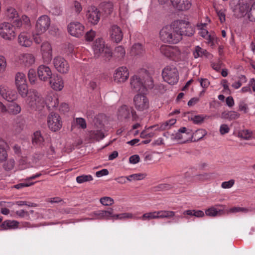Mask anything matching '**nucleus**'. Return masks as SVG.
Instances as JSON below:
<instances>
[{
  "mask_svg": "<svg viewBox=\"0 0 255 255\" xmlns=\"http://www.w3.org/2000/svg\"><path fill=\"white\" fill-rule=\"evenodd\" d=\"M20 83H26V79L25 74L22 73H17V87Z\"/></svg>",
  "mask_w": 255,
  "mask_h": 255,
  "instance_id": "13d9d810",
  "label": "nucleus"
},
{
  "mask_svg": "<svg viewBox=\"0 0 255 255\" xmlns=\"http://www.w3.org/2000/svg\"><path fill=\"white\" fill-rule=\"evenodd\" d=\"M213 173H204L203 174H198L196 176L197 179L200 181H209L213 178Z\"/></svg>",
  "mask_w": 255,
  "mask_h": 255,
  "instance_id": "37998d69",
  "label": "nucleus"
},
{
  "mask_svg": "<svg viewBox=\"0 0 255 255\" xmlns=\"http://www.w3.org/2000/svg\"><path fill=\"white\" fill-rule=\"evenodd\" d=\"M16 92L14 90H10L8 88L4 85H0V95L9 104L8 105V111L9 113H15Z\"/></svg>",
  "mask_w": 255,
  "mask_h": 255,
  "instance_id": "7ed1b4c3",
  "label": "nucleus"
},
{
  "mask_svg": "<svg viewBox=\"0 0 255 255\" xmlns=\"http://www.w3.org/2000/svg\"><path fill=\"white\" fill-rule=\"evenodd\" d=\"M27 104L32 108H40L44 107V100L36 91H30L26 99Z\"/></svg>",
  "mask_w": 255,
  "mask_h": 255,
  "instance_id": "0eeeda50",
  "label": "nucleus"
},
{
  "mask_svg": "<svg viewBox=\"0 0 255 255\" xmlns=\"http://www.w3.org/2000/svg\"><path fill=\"white\" fill-rule=\"evenodd\" d=\"M186 131L187 128L185 127H182L175 133H170L169 132H167L164 133L163 135L166 137H170L172 140L180 141L181 142L185 143L186 140L183 139L182 133H186Z\"/></svg>",
  "mask_w": 255,
  "mask_h": 255,
  "instance_id": "412c9836",
  "label": "nucleus"
},
{
  "mask_svg": "<svg viewBox=\"0 0 255 255\" xmlns=\"http://www.w3.org/2000/svg\"><path fill=\"white\" fill-rule=\"evenodd\" d=\"M205 117L203 115H192L189 117V120L192 121L194 124H201L203 123Z\"/></svg>",
  "mask_w": 255,
  "mask_h": 255,
  "instance_id": "c03bdc74",
  "label": "nucleus"
},
{
  "mask_svg": "<svg viewBox=\"0 0 255 255\" xmlns=\"http://www.w3.org/2000/svg\"><path fill=\"white\" fill-rule=\"evenodd\" d=\"M158 219L171 218L175 216V213L172 211L160 210L157 211Z\"/></svg>",
  "mask_w": 255,
  "mask_h": 255,
  "instance_id": "72a5a7b5",
  "label": "nucleus"
},
{
  "mask_svg": "<svg viewBox=\"0 0 255 255\" xmlns=\"http://www.w3.org/2000/svg\"><path fill=\"white\" fill-rule=\"evenodd\" d=\"M176 22H177V24L179 25L178 28V31L180 32L181 34V37L183 35L191 36L194 33V30L193 27L190 25L189 22H187L185 20H176Z\"/></svg>",
  "mask_w": 255,
  "mask_h": 255,
  "instance_id": "2eb2a0df",
  "label": "nucleus"
},
{
  "mask_svg": "<svg viewBox=\"0 0 255 255\" xmlns=\"http://www.w3.org/2000/svg\"><path fill=\"white\" fill-rule=\"evenodd\" d=\"M173 187V185L168 183H161L153 187L154 191L168 190Z\"/></svg>",
  "mask_w": 255,
  "mask_h": 255,
  "instance_id": "ea45409f",
  "label": "nucleus"
},
{
  "mask_svg": "<svg viewBox=\"0 0 255 255\" xmlns=\"http://www.w3.org/2000/svg\"><path fill=\"white\" fill-rule=\"evenodd\" d=\"M143 76L142 78L143 81V85L144 86V92L147 89H152L154 87L153 81L152 78L149 75L147 70L142 69Z\"/></svg>",
  "mask_w": 255,
  "mask_h": 255,
  "instance_id": "bb28decb",
  "label": "nucleus"
},
{
  "mask_svg": "<svg viewBox=\"0 0 255 255\" xmlns=\"http://www.w3.org/2000/svg\"><path fill=\"white\" fill-rule=\"evenodd\" d=\"M19 44L24 47L30 46L32 43L29 35L26 33H21L18 36Z\"/></svg>",
  "mask_w": 255,
  "mask_h": 255,
  "instance_id": "cd10ccee",
  "label": "nucleus"
},
{
  "mask_svg": "<svg viewBox=\"0 0 255 255\" xmlns=\"http://www.w3.org/2000/svg\"><path fill=\"white\" fill-rule=\"evenodd\" d=\"M76 123L79 125L82 128L85 129L86 128L87 125L84 119L82 118H76Z\"/></svg>",
  "mask_w": 255,
  "mask_h": 255,
  "instance_id": "338daca9",
  "label": "nucleus"
},
{
  "mask_svg": "<svg viewBox=\"0 0 255 255\" xmlns=\"http://www.w3.org/2000/svg\"><path fill=\"white\" fill-rule=\"evenodd\" d=\"M93 48L94 52V56L99 58L100 56L105 58L106 61L109 60L112 57L111 49L108 46H106L103 39L99 38L95 41Z\"/></svg>",
  "mask_w": 255,
  "mask_h": 255,
  "instance_id": "f03ea898",
  "label": "nucleus"
},
{
  "mask_svg": "<svg viewBox=\"0 0 255 255\" xmlns=\"http://www.w3.org/2000/svg\"><path fill=\"white\" fill-rule=\"evenodd\" d=\"M41 51L44 63H49L52 57V47L50 43L43 42L41 46Z\"/></svg>",
  "mask_w": 255,
  "mask_h": 255,
  "instance_id": "a211bd4d",
  "label": "nucleus"
},
{
  "mask_svg": "<svg viewBox=\"0 0 255 255\" xmlns=\"http://www.w3.org/2000/svg\"><path fill=\"white\" fill-rule=\"evenodd\" d=\"M50 19L46 15L40 16L36 23V29L37 32L43 33L45 32L50 25Z\"/></svg>",
  "mask_w": 255,
  "mask_h": 255,
  "instance_id": "4468645a",
  "label": "nucleus"
},
{
  "mask_svg": "<svg viewBox=\"0 0 255 255\" xmlns=\"http://www.w3.org/2000/svg\"><path fill=\"white\" fill-rule=\"evenodd\" d=\"M115 217H113L114 219H130L132 218V215L129 213H125L119 214L114 215Z\"/></svg>",
  "mask_w": 255,
  "mask_h": 255,
  "instance_id": "6e6d98bb",
  "label": "nucleus"
},
{
  "mask_svg": "<svg viewBox=\"0 0 255 255\" xmlns=\"http://www.w3.org/2000/svg\"><path fill=\"white\" fill-rule=\"evenodd\" d=\"M100 5V8L108 14L111 13L114 7L113 4L111 1H104L101 3Z\"/></svg>",
  "mask_w": 255,
  "mask_h": 255,
  "instance_id": "473e14b6",
  "label": "nucleus"
},
{
  "mask_svg": "<svg viewBox=\"0 0 255 255\" xmlns=\"http://www.w3.org/2000/svg\"><path fill=\"white\" fill-rule=\"evenodd\" d=\"M224 212L223 210H217L215 207H211L205 211V214L207 216L210 217H215L221 215Z\"/></svg>",
  "mask_w": 255,
  "mask_h": 255,
  "instance_id": "f704fd0d",
  "label": "nucleus"
},
{
  "mask_svg": "<svg viewBox=\"0 0 255 255\" xmlns=\"http://www.w3.org/2000/svg\"><path fill=\"white\" fill-rule=\"evenodd\" d=\"M184 215L194 216L196 217H203L205 214L203 211L201 210H185L183 212Z\"/></svg>",
  "mask_w": 255,
  "mask_h": 255,
  "instance_id": "c9c22d12",
  "label": "nucleus"
},
{
  "mask_svg": "<svg viewBox=\"0 0 255 255\" xmlns=\"http://www.w3.org/2000/svg\"><path fill=\"white\" fill-rule=\"evenodd\" d=\"M19 62L24 67H30L35 62L34 56L30 53L21 54L18 57Z\"/></svg>",
  "mask_w": 255,
  "mask_h": 255,
  "instance_id": "5701e85b",
  "label": "nucleus"
},
{
  "mask_svg": "<svg viewBox=\"0 0 255 255\" xmlns=\"http://www.w3.org/2000/svg\"><path fill=\"white\" fill-rule=\"evenodd\" d=\"M84 26L78 22H72L68 25V31L72 36L80 37L84 33Z\"/></svg>",
  "mask_w": 255,
  "mask_h": 255,
  "instance_id": "dca6fc26",
  "label": "nucleus"
},
{
  "mask_svg": "<svg viewBox=\"0 0 255 255\" xmlns=\"http://www.w3.org/2000/svg\"><path fill=\"white\" fill-rule=\"evenodd\" d=\"M100 203L104 206H111L114 203V201L113 198L110 197H102L100 200Z\"/></svg>",
  "mask_w": 255,
  "mask_h": 255,
  "instance_id": "603ef678",
  "label": "nucleus"
},
{
  "mask_svg": "<svg viewBox=\"0 0 255 255\" xmlns=\"http://www.w3.org/2000/svg\"><path fill=\"white\" fill-rule=\"evenodd\" d=\"M176 21L170 25L163 27L160 31L159 37L164 43L174 44L178 43L181 39V34L178 31L179 25Z\"/></svg>",
  "mask_w": 255,
  "mask_h": 255,
  "instance_id": "f257e3e1",
  "label": "nucleus"
},
{
  "mask_svg": "<svg viewBox=\"0 0 255 255\" xmlns=\"http://www.w3.org/2000/svg\"><path fill=\"white\" fill-rule=\"evenodd\" d=\"M29 180H28V178H27L24 182L17 184V189H19L24 187H28L33 185L34 182H30Z\"/></svg>",
  "mask_w": 255,
  "mask_h": 255,
  "instance_id": "e2e57ef3",
  "label": "nucleus"
},
{
  "mask_svg": "<svg viewBox=\"0 0 255 255\" xmlns=\"http://www.w3.org/2000/svg\"><path fill=\"white\" fill-rule=\"evenodd\" d=\"M49 11L52 14L57 16L61 15L62 11L60 6L55 4L50 7Z\"/></svg>",
  "mask_w": 255,
  "mask_h": 255,
  "instance_id": "de8ad7c7",
  "label": "nucleus"
},
{
  "mask_svg": "<svg viewBox=\"0 0 255 255\" xmlns=\"http://www.w3.org/2000/svg\"><path fill=\"white\" fill-rule=\"evenodd\" d=\"M230 131V128L226 124H223L220 127V132L221 135H224Z\"/></svg>",
  "mask_w": 255,
  "mask_h": 255,
  "instance_id": "69168bd1",
  "label": "nucleus"
},
{
  "mask_svg": "<svg viewBox=\"0 0 255 255\" xmlns=\"http://www.w3.org/2000/svg\"><path fill=\"white\" fill-rule=\"evenodd\" d=\"M28 77L31 83H34L36 80V74L33 69H30L28 73Z\"/></svg>",
  "mask_w": 255,
  "mask_h": 255,
  "instance_id": "4d7b16f0",
  "label": "nucleus"
},
{
  "mask_svg": "<svg viewBox=\"0 0 255 255\" xmlns=\"http://www.w3.org/2000/svg\"><path fill=\"white\" fill-rule=\"evenodd\" d=\"M160 51L163 55L173 60L178 59L181 55L180 51L176 46L162 45L160 46Z\"/></svg>",
  "mask_w": 255,
  "mask_h": 255,
  "instance_id": "6e6552de",
  "label": "nucleus"
},
{
  "mask_svg": "<svg viewBox=\"0 0 255 255\" xmlns=\"http://www.w3.org/2000/svg\"><path fill=\"white\" fill-rule=\"evenodd\" d=\"M248 7L249 6L247 4H244L240 7V10L242 15L245 13L247 14L248 17L251 21H255V1L252 5L249 11Z\"/></svg>",
  "mask_w": 255,
  "mask_h": 255,
  "instance_id": "b1692460",
  "label": "nucleus"
},
{
  "mask_svg": "<svg viewBox=\"0 0 255 255\" xmlns=\"http://www.w3.org/2000/svg\"><path fill=\"white\" fill-rule=\"evenodd\" d=\"M89 137L97 140H99L104 138L105 135L100 130H91L89 132Z\"/></svg>",
  "mask_w": 255,
  "mask_h": 255,
  "instance_id": "4c0bfd02",
  "label": "nucleus"
},
{
  "mask_svg": "<svg viewBox=\"0 0 255 255\" xmlns=\"http://www.w3.org/2000/svg\"><path fill=\"white\" fill-rule=\"evenodd\" d=\"M44 139L40 131L34 132L32 137V143L34 145L41 146L43 145Z\"/></svg>",
  "mask_w": 255,
  "mask_h": 255,
  "instance_id": "c756f323",
  "label": "nucleus"
},
{
  "mask_svg": "<svg viewBox=\"0 0 255 255\" xmlns=\"http://www.w3.org/2000/svg\"><path fill=\"white\" fill-rule=\"evenodd\" d=\"M139 219L142 221H149L152 219H157V211H153L144 213L142 216L139 217Z\"/></svg>",
  "mask_w": 255,
  "mask_h": 255,
  "instance_id": "e433bc0d",
  "label": "nucleus"
},
{
  "mask_svg": "<svg viewBox=\"0 0 255 255\" xmlns=\"http://www.w3.org/2000/svg\"><path fill=\"white\" fill-rule=\"evenodd\" d=\"M53 63L55 68L60 73L66 74L69 71L70 66L68 62L61 56L55 57L53 59Z\"/></svg>",
  "mask_w": 255,
  "mask_h": 255,
  "instance_id": "f8f14e48",
  "label": "nucleus"
},
{
  "mask_svg": "<svg viewBox=\"0 0 255 255\" xmlns=\"http://www.w3.org/2000/svg\"><path fill=\"white\" fill-rule=\"evenodd\" d=\"M133 103L138 111H143L149 108V100L143 94H137L133 98Z\"/></svg>",
  "mask_w": 255,
  "mask_h": 255,
  "instance_id": "9b49d317",
  "label": "nucleus"
},
{
  "mask_svg": "<svg viewBox=\"0 0 255 255\" xmlns=\"http://www.w3.org/2000/svg\"><path fill=\"white\" fill-rule=\"evenodd\" d=\"M47 126L49 128L53 131H56L60 129L62 126V122L60 116L53 112L49 114L47 117Z\"/></svg>",
  "mask_w": 255,
  "mask_h": 255,
  "instance_id": "1a4fd4ad",
  "label": "nucleus"
},
{
  "mask_svg": "<svg viewBox=\"0 0 255 255\" xmlns=\"http://www.w3.org/2000/svg\"><path fill=\"white\" fill-rule=\"evenodd\" d=\"M235 184V180L234 179H231L228 181H225L222 182L221 187L224 189L230 188Z\"/></svg>",
  "mask_w": 255,
  "mask_h": 255,
  "instance_id": "0e129e2a",
  "label": "nucleus"
},
{
  "mask_svg": "<svg viewBox=\"0 0 255 255\" xmlns=\"http://www.w3.org/2000/svg\"><path fill=\"white\" fill-rule=\"evenodd\" d=\"M94 214L97 216L98 219L108 220L110 218L115 217L113 214V209L111 208H109L107 210H99L96 211Z\"/></svg>",
  "mask_w": 255,
  "mask_h": 255,
  "instance_id": "a878e982",
  "label": "nucleus"
},
{
  "mask_svg": "<svg viewBox=\"0 0 255 255\" xmlns=\"http://www.w3.org/2000/svg\"><path fill=\"white\" fill-rule=\"evenodd\" d=\"M117 116L119 120L125 122H128L130 118L132 121H135L138 118L133 108L127 105H123L119 108Z\"/></svg>",
  "mask_w": 255,
  "mask_h": 255,
  "instance_id": "20e7f679",
  "label": "nucleus"
},
{
  "mask_svg": "<svg viewBox=\"0 0 255 255\" xmlns=\"http://www.w3.org/2000/svg\"><path fill=\"white\" fill-rule=\"evenodd\" d=\"M115 53L118 57L123 58L126 54V51L123 46H119L115 48Z\"/></svg>",
  "mask_w": 255,
  "mask_h": 255,
  "instance_id": "5fc2aeb1",
  "label": "nucleus"
},
{
  "mask_svg": "<svg viewBox=\"0 0 255 255\" xmlns=\"http://www.w3.org/2000/svg\"><path fill=\"white\" fill-rule=\"evenodd\" d=\"M143 72L142 70L138 75H134L130 79V85L131 88L135 92L144 93V86L142 76Z\"/></svg>",
  "mask_w": 255,
  "mask_h": 255,
  "instance_id": "9d476101",
  "label": "nucleus"
},
{
  "mask_svg": "<svg viewBox=\"0 0 255 255\" xmlns=\"http://www.w3.org/2000/svg\"><path fill=\"white\" fill-rule=\"evenodd\" d=\"M176 122V120L174 119L167 121L164 123L160 124L158 129L160 130H165L169 129L172 126L174 125Z\"/></svg>",
  "mask_w": 255,
  "mask_h": 255,
  "instance_id": "58836bf2",
  "label": "nucleus"
},
{
  "mask_svg": "<svg viewBox=\"0 0 255 255\" xmlns=\"http://www.w3.org/2000/svg\"><path fill=\"white\" fill-rule=\"evenodd\" d=\"M7 147L6 143L0 137V162L4 161L7 158Z\"/></svg>",
  "mask_w": 255,
  "mask_h": 255,
  "instance_id": "7c9ffc66",
  "label": "nucleus"
},
{
  "mask_svg": "<svg viewBox=\"0 0 255 255\" xmlns=\"http://www.w3.org/2000/svg\"><path fill=\"white\" fill-rule=\"evenodd\" d=\"M200 83V85L203 88H207L210 85V82L207 79L201 78L198 80Z\"/></svg>",
  "mask_w": 255,
  "mask_h": 255,
  "instance_id": "774afa93",
  "label": "nucleus"
},
{
  "mask_svg": "<svg viewBox=\"0 0 255 255\" xmlns=\"http://www.w3.org/2000/svg\"><path fill=\"white\" fill-rule=\"evenodd\" d=\"M96 35L95 31L90 30V31L87 32L86 35L85 36V39L87 41H92Z\"/></svg>",
  "mask_w": 255,
  "mask_h": 255,
  "instance_id": "680f3d73",
  "label": "nucleus"
},
{
  "mask_svg": "<svg viewBox=\"0 0 255 255\" xmlns=\"http://www.w3.org/2000/svg\"><path fill=\"white\" fill-rule=\"evenodd\" d=\"M129 77L128 69L126 67L118 68L114 74V80L117 83H124L127 80Z\"/></svg>",
  "mask_w": 255,
  "mask_h": 255,
  "instance_id": "f3484780",
  "label": "nucleus"
},
{
  "mask_svg": "<svg viewBox=\"0 0 255 255\" xmlns=\"http://www.w3.org/2000/svg\"><path fill=\"white\" fill-rule=\"evenodd\" d=\"M145 175L142 173H137L130 175L129 176H126L127 180L129 181L131 180H140L144 179Z\"/></svg>",
  "mask_w": 255,
  "mask_h": 255,
  "instance_id": "09e8293b",
  "label": "nucleus"
},
{
  "mask_svg": "<svg viewBox=\"0 0 255 255\" xmlns=\"http://www.w3.org/2000/svg\"><path fill=\"white\" fill-rule=\"evenodd\" d=\"M17 89L18 90L19 94L22 97H25L27 94L28 95L29 92H28V88L26 83H20V84L18 85Z\"/></svg>",
  "mask_w": 255,
  "mask_h": 255,
  "instance_id": "79ce46f5",
  "label": "nucleus"
},
{
  "mask_svg": "<svg viewBox=\"0 0 255 255\" xmlns=\"http://www.w3.org/2000/svg\"><path fill=\"white\" fill-rule=\"evenodd\" d=\"M37 73L39 80L44 82L49 81L53 75L51 69L45 65H40L38 67Z\"/></svg>",
  "mask_w": 255,
  "mask_h": 255,
  "instance_id": "ddd939ff",
  "label": "nucleus"
},
{
  "mask_svg": "<svg viewBox=\"0 0 255 255\" xmlns=\"http://www.w3.org/2000/svg\"><path fill=\"white\" fill-rule=\"evenodd\" d=\"M6 67V62L5 58L2 56H0V73L3 72Z\"/></svg>",
  "mask_w": 255,
  "mask_h": 255,
  "instance_id": "bf43d9fd",
  "label": "nucleus"
},
{
  "mask_svg": "<svg viewBox=\"0 0 255 255\" xmlns=\"http://www.w3.org/2000/svg\"><path fill=\"white\" fill-rule=\"evenodd\" d=\"M58 99L55 95H48L44 100V105L45 104L49 110H53L58 105Z\"/></svg>",
  "mask_w": 255,
  "mask_h": 255,
  "instance_id": "393cba45",
  "label": "nucleus"
},
{
  "mask_svg": "<svg viewBox=\"0 0 255 255\" xmlns=\"http://www.w3.org/2000/svg\"><path fill=\"white\" fill-rule=\"evenodd\" d=\"M249 210L248 208L240 207H234L229 209L227 212L230 213H236L238 212H243L248 213L249 212Z\"/></svg>",
  "mask_w": 255,
  "mask_h": 255,
  "instance_id": "8fccbe9b",
  "label": "nucleus"
},
{
  "mask_svg": "<svg viewBox=\"0 0 255 255\" xmlns=\"http://www.w3.org/2000/svg\"><path fill=\"white\" fill-rule=\"evenodd\" d=\"M207 53L206 50L201 48L199 46H196L195 51H193V55L195 58H197L203 55H206Z\"/></svg>",
  "mask_w": 255,
  "mask_h": 255,
  "instance_id": "a18cd8bd",
  "label": "nucleus"
},
{
  "mask_svg": "<svg viewBox=\"0 0 255 255\" xmlns=\"http://www.w3.org/2000/svg\"><path fill=\"white\" fill-rule=\"evenodd\" d=\"M143 52L142 46L139 43L133 45L131 48V52L135 55H140Z\"/></svg>",
  "mask_w": 255,
  "mask_h": 255,
  "instance_id": "49530a36",
  "label": "nucleus"
},
{
  "mask_svg": "<svg viewBox=\"0 0 255 255\" xmlns=\"http://www.w3.org/2000/svg\"><path fill=\"white\" fill-rule=\"evenodd\" d=\"M16 24L3 22L0 25V35L3 38L11 40L14 39L15 36Z\"/></svg>",
  "mask_w": 255,
  "mask_h": 255,
  "instance_id": "423d86ee",
  "label": "nucleus"
},
{
  "mask_svg": "<svg viewBox=\"0 0 255 255\" xmlns=\"http://www.w3.org/2000/svg\"><path fill=\"white\" fill-rule=\"evenodd\" d=\"M181 0H170L173 6L177 8V9L179 10H186L189 9L191 6V3L187 2L184 5H180L179 3H180Z\"/></svg>",
  "mask_w": 255,
  "mask_h": 255,
  "instance_id": "2f4dec72",
  "label": "nucleus"
},
{
  "mask_svg": "<svg viewBox=\"0 0 255 255\" xmlns=\"http://www.w3.org/2000/svg\"><path fill=\"white\" fill-rule=\"evenodd\" d=\"M3 230H10L16 228V221L6 220L4 221L0 225Z\"/></svg>",
  "mask_w": 255,
  "mask_h": 255,
  "instance_id": "a19ab883",
  "label": "nucleus"
},
{
  "mask_svg": "<svg viewBox=\"0 0 255 255\" xmlns=\"http://www.w3.org/2000/svg\"><path fill=\"white\" fill-rule=\"evenodd\" d=\"M14 160L13 159H10L4 164V168L6 170H11L14 167Z\"/></svg>",
  "mask_w": 255,
  "mask_h": 255,
  "instance_id": "052dcab7",
  "label": "nucleus"
},
{
  "mask_svg": "<svg viewBox=\"0 0 255 255\" xmlns=\"http://www.w3.org/2000/svg\"><path fill=\"white\" fill-rule=\"evenodd\" d=\"M164 80L170 85L176 84L179 80L178 72L173 66H167L162 71Z\"/></svg>",
  "mask_w": 255,
  "mask_h": 255,
  "instance_id": "39448f33",
  "label": "nucleus"
},
{
  "mask_svg": "<svg viewBox=\"0 0 255 255\" xmlns=\"http://www.w3.org/2000/svg\"><path fill=\"white\" fill-rule=\"evenodd\" d=\"M16 10L14 7L8 6L5 11V17L9 22L15 24L16 22Z\"/></svg>",
  "mask_w": 255,
  "mask_h": 255,
  "instance_id": "c85d7f7f",
  "label": "nucleus"
},
{
  "mask_svg": "<svg viewBox=\"0 0 255 255\" xmlns=\"http://www.w3.org/2000/svg\"><path fill=\"white\" fill-rule=\"evenodd\" d=\"M110 35L112 40L117 43H119L123 38V33L121 27L116 24L111 27Z\"/></svg>",
  "mask_w": 255,
  "mask_h": 255,
  "instance_id": "aec40b11",
  "label": "nucleus"
},
{
  "mask_svg": "<svg viewBox=\"0 0 255 255\" xmlns=\"http://www.w3.org/2000/svg\"><path fill=\"white\" fill-rule=\"evenodd\" d=\"M93 180V177L90 175H83L79 176L76 178V181L78 183H82L85 182L91 181Z\"/></svg>",
  "mask_w": 255,
  "mask_h": 255,
  "instance_id": "864d4df0",
  "label": "nucleus"
},
{
  "mask_svg": "<svg viewBox=\"0 0 255 255\" xmlns=\"http://www.w3.org/2000/svg\"><path fill=\"white\" fill-rule=\"evenodd\" d=\"M48 82L51 88L55 91H60L64 87L62 78L57 74H53L52 78Z\"/></svg>",
  "mask_w": 255,
  "mask_h": 255,
  "instance_id": "4be33fe9",
  "label": "nucleus"
},
{
  "mask_svg": "<svg viewBox=\"0 0 255 255\" xmlns=\"http://www.w3.org/2000/svg\"><path fill=\"white\" fill-rule=\"evenodd\" d=\"M30 23V19L26 15H22L20 19H17V28L20 27L22 24L28 25Z\"/></svg>",
  "mask_w": 255,
  "mask_h": 255,
  "instance_id": "3c124183",
  "label": "nucleus"
},
{
  "mask_svg": "<svg viewBox=\"0 0 255 255\" xmlns=\"http://www.w3.org/2000/svg\"><path fill=\"white\" fill-rule=\"evenodd\" d=\"M89 22L93 25L97 24L100 19L101 14L99 10L95 7H91L86 14Z\"/></svg>",
  "mask_w": 255,
  "mask_h": 255,
  "instance_id": "6ab92c4d",
  "label": "nucleus"
}]
</instances>
